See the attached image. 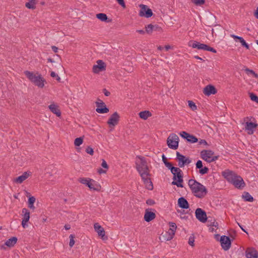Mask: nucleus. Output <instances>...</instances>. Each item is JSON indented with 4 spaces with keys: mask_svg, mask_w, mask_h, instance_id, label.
<instances>
[{
    "mask_svg": "<svg viewBox=\"0 0 258 258\" xmlns=\"http://www.w3.org/2000/svg\"><path fill=\"white\" fill-rule=\"evenodd\" d=\"M199 145H207L208 143L205 140L201 139L199 141H198Z\"/></svg>",
    "mask_w": 258,
    "mask_h": 258,
    "instance_id": "6e6d98bb",
    "label": "nucleus"
},
{
    "mask_svg": "<svg viewBox=\"0 0 258 258\" xmlns=\"http://www.w3.org/2000/svg\"><path fill=\"white\" fill-rule=\"evenodd\" d=\"M162 161L164 164L168 162L167 160L166 157H165V156L164 154L162 155Z\"/></svg>",
    "mask_w": 258,
    "mask_h": 258,
    "instance_id": "e2e57ef3",
    "label": "nucleus"
},
{
    "mask_svg": "<svg viewBox=\"0 0 258 258\" xmlns=\"http://www.w3.org/2000/svg\"><path fill=\"white\" fill-rule=\"evenodd\" d=\"M188 106L190 108V109L193 111H195L197 109V107L196 104L192 101H188Z\"/></svg>",
    "mask_w": 258,
    "mask_h": 258,
    "instance_id": "58836bf2",
    "label": "nucleus"
},
{
    "mask_svg": "<svg viewBox=\"0 0 258 258\" xmlns=\"http://www.w3.org/2000/svg\"><path fill=\"white\" fill-rule=\"evenodd\" d=\"M69 237H70L69 245L71 247H72L73 246V245L75 244L74 238H75V236L74 235L71 234Z\"/></svg>",
    "mask_w": 258,
    "mask_h": 258,
    "instance_id": "a19ab883",
    "label": "nucleus"
},
{
    "mask_svg": "<svg viewBox=\"0 0 258 258\" xmlns=\"http://www.w3.org/2000/svg\"><path fill=\"white\" fill-rule=\"evenodd\" d=\"M186 141L190 143H195L198 142V139L196 136L189 134Z\"/></svg>",
    "mask_w": 258,
    "mask_h": 258,
    "instance_id": "72a5a7b5",
    "label": "nucleus"
},
{
    "mask_svg": "<svg viewBox=\"0 0 258 258\" xmlns=\"http://www.w3.org/2000/svg\"><path fill=\"white\" fill-rule=\"evenodd\" d=\"M22 213L23 214V220H24V222H28L30 219V212L29 210L26 208H23L22 209Z\"/></svg>",
    "mask_w": 258,
    "mask_h": 258,
    "instance_id": "c85d7f7f",
    "label": "nucleus"
},
{
    "mask_svg": "<svg viewBox=\"0 0 258 258\" xmlns=\"http://www.w3.org/2000/svg\"><path fill=\"white\" fill-rule=\"evenodd\" d=\"M50 76L52 78H55L56 80L57 81H58V82L60 81V78L57 74H56L55 72H51L50 73Z\"/></svg>",
    "mask_w": 258,
    "mask_h": 258,
    "instance_id": "49530a36",
    "label": "nucleus"
},
{
    "mask_svg": "<svg viewBox=\"0 0 258 258\" xmlns=\"http://www.w3.org/2000/svg\"><path fill=\"white\" fill-rule=\"evenodd\" d=\"M254 15L255 17V18L258 19V7L256 8V9L254 13Z\"/></svg>",
    "mask_w": 258,
    "mask_h": 258,
    "instance_id": "338daca9",
    "label": "nucleus"
},
{
    "mask_svg": "<svg viewBox=\"0 0 258 258\" xmlns=\"http://www.w3.org/2000/svg\"><path fill=\"white\" fill-rule=\"evenodd\" d=\"M106 65L102 60H98L97 64L93 66V71L94 73L98 74L106 70Z\"/></svg>",
    "mask_w": 258,
    "mask_h": 258,
    "instance_id": "ddd939ff",
    "label": "nucleus"
},
{
    "mask_svg": "<svg viewBox=\"0 0 258 258\" xmlns=\"http://www.w3.org/2000/svg\"><path fill=\"white\" fill-rule=\"evenodd\" d=\"M82 183L86 184L90 189L99 191L101 189L100 185L93 179L82 178Z\"/></svg>",
    "mask_w": 258,
    "mask_h": 258,
    "instance_id": "0eeeda50",
    "label": "nucleus"
},
{
    "mask_svg": "<svg viewBox=\"0 0 258 258\" xmlns=\"http://www.w3.org/2000/svg\"><path fill=\"white\" fill-rule=\"evenodd\" d=\"M18 239L16 237H13L7 240L5 244L9 247H13L17 243Z\"/></svg>",
    "mask_w": 258,
    "mask_h": 258,
    "instance_id": "a878e982",
    "label": "nucleus"
},
{
    "mask_svg": "<svg viewBox=\"0 0 258 258\" xmlns=\"http://www.w3.org/2000/svg\"><path fill=\"white\" fill-rule=\"evenodd\" d=\"M177 171H173L172 174H173V180L171 184L172 185H176L177 187H183V185L182 183L183 182V174L182 170L177 167Z\"/></svg>",
    "mask_w": 258,
    "mask_h": 258,
    "instance_id": "39448f33",
    "label": "nucleus"
},
{
    "mask_svg": "<svg viewBox=\"0 0 258 258\" xmlns=\"http://www.w3.org/2000/svg\"><path fill=\"white\" fill-rule=\"evenodd\" d=\"M96 18L102 22L109 23L111 22V19H109L107 15L104 13H99L96 14Z\"/></svg>",
    "mask_w": 258,
    "mask_h": 258,
    "instance_id": "393cba45",
    "label": "nucleus"
},
{
    "mask_svg": "<svg viewBox=\"0 0 258 258\" xmlns=\"http://www.w3.org/2000/svg\"><path fill=\"white\" fill-rule=\"evenodd\" d=\"M249 97L252 101L258 103V97L255 94L250 93Z\"/></svg>",
    "mask_w": 258,
    "mask_h": 258,
    "instance_id": "ea45409f",
    "label": "nucleus"
},
{
    "mask_svg": "<svg viewBox=\"0 0 258 258\" xmlns=\"http://www.w3.org/2000/svg\"><path fill=\"white\" fill-rule=\"evenodd\" d=\"M51 49L54 52H57L58 50V48L55 46H52Z\"/></svg>",
    "mask_w": 258,
    "mask_h": 258,
    "instance_id": "0e129e2a",
    "label": "nucleus"
},
{
    "mask_svg": "<svg viewBox=\"0 0 258 258\" xmlns=\"http://www.w3.org/2000/svg\"><path fill=\"white\" fill-rule=\"evenodd\" d=\"M96 111L99 113H106L109 112V109L106 107L105 103L100 99H98L96 102Z\"/></svg>",
    "mask_w": 258,
    "mask_h": 258,
    "instance_id": "9d476101",
    "label": "nucleus"
},
{
    "mask_svg": "<svg viewBox=\"0 0 258 258\" xmlns=\"http://www.w3.org/2000/svg\"><path fill=\"white\" fill-rule=\"evenodd\" d=\"M156 217V215L154 212L146 211L144 219L146 222H150L153 220Z\"/></svg>",
    "mask_w": 258,
    "mask_h": 258,
    "instance_id": "5701e85b",
    "label": "nucleus"
},
{
    "mask_svg": "<svg viewBox=\"0 0 258 258\" xmlns=\"http://www.w3.org/2000/svg\"><path fill=\"white\" fill-rule=\"evenodd\" d=\"M197 169H199V173L201 174V175H204V174H207L208 173V171H209V168L207 167H199V168H197Z\"/></svg>",
    "mask_w": 258,
    "mask_h": 258,
    "instance_id": "e433bc0d",
    "label": "nucleus"
},
{
    "mask_svg": "<svg viewBox=\"0 0 258 258\" xmlns=\"http://www.w3.org/2000/svg\"><path fill=\"white\" fill-rule=\"evenodd\" d=\"M222 175L228 182L233 184L236 188L242 189L245 186L243 178L233 171L225 170L222 172Z\"/></svg>",
    "mask_w": 258,
    "mask_h": 258,
    "instance_id": "f03ea898",
    "label": "nucleus"
},
{
    "mask_svg": "<svg viewBox=\"0 0 258 258\" xmlns=\"http://www.w3.org/2000/svg\"><path fill=\"white\" fill-rule=\"evenodd\" d=\"M179 135L182 138L186 139V140L189 136V134L184 131L181 132L179 133Z\"/></svg>",
    "mask_w": 258,
    "mask_h": 258,
    "instance_id": "37998d69",
    "label": "nucleus"
},
{
    "mask_svg": "<svg viewBox=\"0 0 258 258\" xmlns=\"http://www.w3.org/2000/svg\"><path fill=\"white\" fill-rule=\"evenodd\" d=\"M169 227H170V230H171V232L172 233H174L175 234V232L176 231V229L177 228V226H176V225L175 223L174 222H169Z\"/></svg>",
    "mask_w": 258,
    "mask_h": 258,
    "instance_id": "4c0bfd02",
    "label": "nucleus"
},
{
    "mask_svg": "<svg viewBox=\"0 0 258 258\" xmlns=\"http://www.w3.org/2000/svg\"><path fill=\"white\" fill-rule=\"evenodd\" d=\"M103 92L106 96H109L110 95V93L106 89H103Z\"/></svg>",
    "mask_w": 258,
    "mask_h": 258,
    "instance_id": "13d9d810",
    "label": "nucleus"
},
{
    "mask_svg": "<svg viewBox=\"0 0 258 258\" xmlns=\"http://www.w3.org/2000/svg\"><path fill=\"white\" fill-rule=\"evenodd\" d=\"M101 166L104 168H105V169H108V166L106 162L104 159H102V164H101Z\"/></svg>",
    "mask_w": 258,
    "mask_h": 258,
    "instance_id": "5fc2aeb1",
    "label": "nucleus"
},
{
    "mask_svg": "<svg viewBox=\"0 0 258 258\" xmlns=\"http://www.w3.org/2000/svg\"><path fill=\"white\" fill-rule=\"evenodd\" d=\"M205 50L211 51V52H212L213 53H216L217 52V51H216V50L215 49H214V48L208 46V45H207V47L206 48Z\"/></svg>",
    "mask_w": 258,
    "mask_h": 258,
    "instance_id": "de8ad7c7",
    "label": "nucleus"
},
{
    "mask_svg": "<svg viewBox=\"0 0 258 258\" xmlns=\"http://www.w3.org/2000/svg\"><path fill=\"white\" fill-rule=\"evenodd\" d=\"M240 43L243 47H245L247 49H249V45L246 42V41L244 40H243Z\"/></svg>",
    "mask_w": 258,
    "mask_h": 258,
    "instance_id": "09e8293b",
    "label": "nucleus"
},
{
    "mask_svg": "<svg viewBox=\"0 0 258 258\" xmlns=\"http://www.w3.org/2000/svg\"><path fill=\"white\" fill-rule=\"evenodd\" d=\"M64 227L66 230H68L71 228V226L69 224H66Z\"/></svg>",
    "mask_w": 258,
    "mask_h": 258,
    "instance_id": "774afa93",
    "label": "nucleus"
},
{
    "mask_svg": "<svg viewBox=\"0 0 258 258\" xmlns=\"http://www.w3.org/2000/svg\"><path fill=\"white\" fill-rule=\"evenodd\" d=\"M141 10L139 15L140 17H145L147 18H150L153 15V12L151 9L148 8L146 5L141 4L140 5Z\"/></svg>",
    "mask_w": 258,
    "mask_h": 258,
    "instance_id": "1a4fd4ad",
    "label": "nucleus"
},
{
    "mask_svg": "<svg viewBox=\"0 0 258 258\" xmlns=\"http://www.w3.org/2000/svg\"><path fill=\"white\" fill-rule=\"evenodd\" d=\"M179 138L175 134H172L167 139V144L170 149L176 150L178 147Z\"/></svg>",
    "mask_w": 258,
    "mask_h": 258,
    "instance_id": "423d86ee",
    "label": "nucleus"
},
{
    "mask_svg": "<svg viewBox=\"0 0 258 258\" xmlns=\"http://www.w3.org/2000/svg\"><path fill=\"white\" fill-rule=\"evenodd\" d=\"M188 185L191 192L198 198L202 199L208 193V190L206 187L195 179H189L188 182Z\"/></svg>",
    "mask_w": 258,
    "mask_h": 258,
    "instance_id": "7ed1b4c3",
    "label": "nucleus"
},
{
    "mask_svg": "<svg viewBox=\"0 0 258 258\" xmlns=\"http://www.w3.org/2000/svg\"><path fill=\"white\" fill-rule=\"evenodd\" d=\"M164 164L170 170L171 173L177 170V167L173 166L171 163L169 162L165 163Z\"/></svg>",
    "mask_w": 258,
    "mask_h": 258,
    "instance_id": "c9c22d12",
    "label": "nucleus"
},
{
    "mask_svg": "<svg viewBox=\"0 0 258 258\" xmlns=\"http://www.w3.org/2000/svg\"><path fill=\"white\" fill-rule=\"evenodd\" d=\"M177 212L178 213H180V217L181 219H187L188 217L186 215H185L183 212H181L179 210H178Z\"/></svg>",
    "mask_w": 258,
    "mask_h": 258,
    "instance_id": "864d4df0",
    "label": "nucleus"
},
{
    "mask_svg": "<svg viewBox=\"0 0 258 258\" xmlns=\"http://www.w3.org/2000/svg\"><path fill=\"white\" fill-rule=\"evenodd\" d=\"M48 108H49L50 111L54 114H56L57 116L59 117L60 116L61 112L60 110L58 109V107L57 105L54 104H51L50 105H49Z\"/></svg>",
    "mask_w": 258,
    "mask_h": 258,
    "instance_id": "b1692460",
    "label": "nucleus"
},
{
    "mask_svg": "<svg viewBox=\"0 0 258 258\" xmlns=\"http://www.w3.org/2000/svg\"><path fill=\"white\" fill-rule=\"evenodd\" d=\"M214 152L212 150H204L200 153L201 158L208 163H211V160Z\"/></svg>",
    "mask_w": 258,
    "mask_h": 258,
    "instance_id": "4468645a",
    "label": "nucleus"
},
{
    "mask_svg": "<svg viewBox=\"0 0 258 258\" xmlns=\"http://www.w3.org/2000/svg\"><path fill=\"white\" fill-rule=\"evenodd\" d=\"M211 226L218 228V222H216L215 220H213V222H212V224H211Z\"/></svg>",
    "mask_w": 258,
    "mask_h": 258,
    "instance_id": "bf43d9fd",
    "label": "nucleus"
},
{
    "mask_svg": "<svg viewBox=\"0 0 258 258\" xmlns=\"http://www.w3.org/2000/svg\"><path fill=\"white\" fill-rule=\"evenodd\" d=\"M245 72H246V73L247 74H250V75H253L254 73V72L252 70H250L249 69H245Z\"/></svg>",
    "mask_w": 258,
    "mask_h": 258,
    "instance_id": "4d7b16f0",
    "label": "nucleus"
},
{
    "mask_svg": "<svg viewBox=\"0 0 258 258\" xmlns=\"http://www.w3.org/2000/svg\"><path fill=\"white\" fill-rule=\"evenodd\" d=\"M247 258H258V252L256 250H252L246 252Z\"/></svg>",
    "mask_w": 258,
    "mask_h": 258,
    "instance_id": "c756f323",
    "label": "nucleus"
},
{
    "mask_svg": "<svg viewBox=\"0 0 258 258\" xmlns=\"http://www.w3.org/2000/svg\"><path fill=\"white\" fill-rule=\"evenodd\" d=\"M137 158H138V160L136 161V169L146 184L147 189L152 190L153 185L149 177L150 174L146 159L142 156H137Z\"/></svg>",
    "mask_w": 258,
    "mask_h": 258,
    "instance_id": "f257e3e1",
    "label": "nucleus"
},
{
    "mask_svg": "<svg viewBox=\"0 0 258 258\" xmlns=\"http://www.w3.org/2000/svg\"><path fill=\"white\" fill-rule=\"evenodd\" d=\"M155 202L152 199H148L146 201V204L148 205L152 206L155 204Z\"/></svg>",
    "mask_w": 258,
    "mask_h": 258,
    "instance_id": "3c124183",
    "label": "nucleus"
},
{
    "mask_svg": "<svg viewBox=\"0 0 258 258\" xmlns=\"http://www.w3.org/2000/svg\"><path fill=\"white\" fill-rule=\"evenodd\" d=\"M221 245L224 250H228L231 247V240L229 237L222 235L220 238Z\"/></svg>",
    "mask_w": 258,
    "mask_h": 258,
    "instance_id": "f8f14e48",
    "label": "nucleus"
},
{
    "mask_svg": "<svg viewBox=\"0 0 258 258\" xmlns=\"http://www.w3.org/2000/svg\"><path fill=\"white\" fill-rule=\"evenodd\" d=\"M195 216L196 218L202 223H205L208 220V217L206 212L201 208H198L196 209Z\"/></svg>",
    "mask_w": 258,
    "mask_h": 258,
    "instance_id": "9b49d317",
    "label": "nucleus"
},
{
    "mask_svg": "<svg viewBox=\"0 0 258 258\" xmlns=\"http://www.w3.org/2000/svg\"><path fill=\"white\" fill-rule=\"evenodd\" d=\"M217 92V91L216 88L212 85L206 86L203 90V93L207 96H209L211 95H214L216 94Z\"/></svg>",
    "mask_w": 258,
    "mask_h": 258,
    "instance_id": "dca6fc26",
    "label": "nucleus"
},
{
    "mask_svg": "<svg viewBox=\"0 0 258 258\" xmlns=\"http://www.w3.org/2000/svg\"><path fill=\"white\" fill-rule=\"evenodd\" d=\"M146 31L148 34H151L153 31L161 32L162 28L158 25L148 24L145 27Z\"/></svg>",
    "mask_w": 258,
    "mask_h": 258,
    "instance_id": "f3484780",
    "label": "nucleus"
},
{
    "mask_svg": "<svg viewBox=\"0 0 258 258\" xmlns=\"http://www.w3.org/2000/svg\"><path fill=\"white\" fill-rule=\"evenodd\" d=\"M203 162L200 160H198L197 163H196V168L199 167H203Z\"/></svg>",
    "mask_w": 258,
    "mask_h": 258,
    "instance_id": "8fccbe9b",
    "label": "nucleus"
},
{
    "mask_svg": "<svg viewBox=\"0 0 258 258\" xmlns=\"http://www.w3.org/2000/svg\"><path fill=\"white\" fill-rule=\"evenodd\" d=\"M31 175L30 172H25L22 175L18 176L14 179V181L17 183H22Z\"/></svg>",
    "mask_w": 258,
    "mask_h": 258,
    "instance_id": "4be33fe9",
    "label": "nucleus"
},
{
    "mask_svg": "<svg viewBox=\"0 0 258 258\" xmlns=\"http://www.w3.org/2000/svg\"><path fill=\"white\" fill-rule=\"evenodd\" d=\"M178 161V165L181 168L186 165H188L191 162V160L189 158L186 157L185 156L181 154L179 152H176V158Z\"/></svg>",
    "mask_w": 258,
    "mask_h": 258,
    "instance_id": "6e6552de",
    "label": "nucleus"
},
{
    "mask_svg": "<svg viewBox=\"0 0 258 258\" xmlns=\"http://www.w3.org/2000/svg\"><path fill=\"white\" fill-rule=\"evenodd\" d=\"M86 152L91 155H93L94 153V150L90 146H88L86 149Z\"/></svg>",
    "mask_w": 258,
    "mask_h": 258,
    "instance_id": "c03bdc74",
    "label": "nucleus"
},
{
    "mask_svg": "<svg viewBox=\"0 0 258 258\" xmlns=\"http://www.w3.org/2000/svg\"><path fill=\"white\" fill-rule=\"evenodd\" d=\"M219 158L218 156H213L212 155V157L211 160V162H213L217 160Z\"/></svg>",
    "mask_w": 258,
    "mask_h": 258,
    "instance_id": "052dcab7",
    "label": "nucleus"
},
{
    "mask_svg": "<svg viewBox=\"0 0 258 258\" xmlns=\"http://www.w3.org/2000/svg\"><path fill=\"white\" fill-rule=\"evenodd\" d=\"M119 5H120L122 7L125 8V4L124 0H116Z\"/></svg>",
    "mask_w": 258,
    "mask_h": 258,
    "instance_id": "603ef678",
    "label": "nucleus"
},
{
    "mask_svg": "<svg viewBox=\"0 0 258 258\" xmlns=\"http://www.w3.org/2000/svg\"><path fill=\"white\" fill-rule=\"evenodd\" d=\"M139 115L141 118L146 120L149 117L151 116L152 113L148 110H145L141 111Z\"/></svg>",
    "mask_w": 258,
    "mask_h": 258,
    "instance_id": "bb28decb",
    "label": "nucleus"
},
{
    "mask_svg": "<svg viewBox=\"0 0 258 258\" xmlns=\"http://www.w3.org/2000/svg\"><path fill=\"white\" fill-rule=\"evenodd\" d=\"M27 78L37 87L42 88L44 86L45 80L41 75L36 76L33 72L26 71L24 72Z\"/></svg>",
    "mask_w": 258,
    "mask_h": 258,
    "instance_id": "20e7f679",
    "label": "nucleus"
},
{
    "mask_svg": "<svg viewBox=\"0 0 258 258\" xmlns=\"http://www.w3.org/2000/svg\"><path fill=\"white\" fill-rule=\"evenodd\" d=\"M37 0H29V2L25 4L26 8L29 9H35Z\"/></svg>",
    "mask_w": 258,
    "mask_h": 258,
    "instance_id": "7c9ffc66",
    "label": "nucleus"
},
{
    "mask_svg": "<svg viewBox=\"0 0 258 258\" xmlns=\"http://www.w3.org/2000/svg\"><path fill=\"white\" fill-rule=\"evenodd\" d=\"M230 37L234 38L235 40V41H236V39H237L238 38L239 36L235 35L234 34H231Z\"/></svg>",
    "mask_w": 258,
    "mask_h": 258,
    "instance_id": "69168bd1",
    "label": "nucleus"
},
{
    "mask_svg": "<svg viewBox=\"0 0 258 258\" xmlns=\"http://www.w3.org/2000/svg\"><path fill=\"white\" fill-rule=\"evenodd\" d=\"M189 43L190 44H189V45L190 46H191L194 48H198V49L205 50L207 47V44L201 43L196 41L189 42Z\"/></svg>",
    "mask_w": 258,
    "mask_h": 258,
    "instance_id": "aec40b11",
    "label": "nucleus"
},
{
    "mask_svg": "<svg viewBox=\"0 0 258 258\" xmlns=\"http://www.w3.org/2000/svg\"><path fill=\"white\" fill-rule=\"evenodd\" d=\"M119 119V116L117 112L113 113L109 117L107 121V124L110 126H114L117 124Z\"/></svg>",
    "mask_w": 258,
    "mask_h": 258,
    "instance_id": "2eb2a0df",
    "label": "nucleus"
},
{
    "mask_svg": "<svg viewBox=\"0 0 258 258\" xmlns=\"http://www.w3.org/2000/svg\"><path fill=\"white\" fill-rule=\"evenodd\" d=\"M174 235V233L172 232L171 234H170V233L165 232V233H163L162 234L161 237L163 240L169 241V240H171L173 238Z\"/></svg>",
    "mask_w": 258,
    "mask_h": 258,
    "instance_id": "2f4dec72",
    "label": "nucleus"
},
{
    "mask_svg": "<svg viewBox=\"0 0 258 258\" xmlns=\"http://www.w3.org/2000/svg\"><path fill=\"white\" fill-rule=\"evenodd\" d=\"M242 198L246 202H252L254 201L253 198L249 192L244 191L242 195Z\"/></svg>",
    "mask_w": 258,
    "mask_h": 258,
    "instance_id": "cd10ccee",
    "label": "nucleus"
},
{
    "mask_svg": "<svg viewBox=\"0 0 258 258\" xmlns=\"http://www.w3.org/2000/svg\"><path fill=\"white\" fill-rule=\"evenodd\" d=\"M177 202L178 206L183 209H187L189 207L187 201L184 197L179 198Z\"/></svg>",
    "mask_w": 258,
    "mask_h": 258,
    "instance_id": "6ab92c4d",
    "label": "nucleus"
},
{
    "mask_svg": "<svg viewBox=\"0 0 258 258\" xmlns=\"http://www.w3.org/2000/svg\"><path fill=\"white\" fill-rule=\"evenodd\" d=\"M98 172L99 173H105L106 172V171L105 170L102 169V168H100L98 169Z\"/></svg>",
    "mask_w": 258,
    "mask_h": 258,
    "instance_id": "680f3d73",
    "label": "nucleus"
},
{
    "mask_svg": "<svg viewBox=\"0 0 258 258\" xmlns=\"http://www.w3.org/2000/svg\"><path fill=\"white\" fill-rule=\"evenodd\" d=\"M94 228L98 235L100 236L102 239L104 240L107 238V237L105 236V232L104 228L98 223L94 224Z\"/></svg>",
    "mask_w": 258,
    "mask_h": 258,
    "instance_id": "a211bd4d",
    "label": "nucleus"
},
{
    "mask_svg": "<svg viewBox=\"0 0 258 258\" xmlns=\"http://www.w3.org/2000/svg\"><path fill=\"white\" fill-rule=\"evenodd\" d=\"M192 2L197 6H202L205 4V0H193Z\"/></svg>",
    "mask_w": 258,
    "mask_h": 258,
    "instance_id": "79ce46f5",
    "label": "nucleus"
},
{
    "mask_svg": "<svg viewBox=\"0 0 258 258\" xmlns=\"http://www.w3.org/2000/svg\"><path fill=\"white\" fill-rule=\"evenodd\" d=\"M74 144L76 146V150L78 152H80V148L79 146L81 145V137L77 138L75 139Z\"/></svg>",
    "mask_w": 258,
    "mask_h": 258,
    "instance_id": "f704fd0d",
    "label": "nucleus"
},
{
    "mask_svg": "<svg viewBox=\"0 0 258 258\" xmlns=\"http://www.w3.org/2000/svg\"><path fill=\"white\" fill-rule=\"evenodd\" d=\"M257 126V124L252 122H246L245 123V130L248 131V133L251 135L253 133L254 129Z\"/></svg>",
    "mask_w": 258,
    "mask_h": 258,
    "instance_id": "412c9836",
    "label": "nucleus"
},
{
    "mask_svg": "<svg viewBox=\"0 0 258 258\" xmlns=\"http://www.w3.org/2000/svg\"><path fill=\"white\" fill-rule=\"evenodd\" d=\"M35 198L34 197H30L28 199V207L31 209L34 210L35 209V207L34 206V203L35 202Z\"/></svg>",
    "mask_w": 258,
    "mask_h": 258,
    "instance_id": "473e14b6",
    "label": "nucleus"
},
{
    "mask_svg": "<svg viewBox=\"0 0 258 258\" xmlns=\"http://www.w3.org/2000/svg\"><path fill=\"white\" fill-rule=\"evenodd\" d=\"M195 237L194 236H190L188 239V244L189 245L193 246L194 245Z\"/></svg>",
    "mask_w": 258,
    "mask_h": 258,
    "instance_id": "a18cd8bd",
    "label": "nucleus"
}]
</instances>
